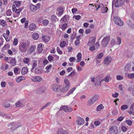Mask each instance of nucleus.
<instances>
[{
	"label": "nucleus",
	"instance_id": "1",
	"mask_svg": "<svg viewBox=\"0 0 134 134\" xmlns=\"http://www.w3.org/2000/svg\"><path fill=\"white\" fill-rule=\"evenodd\" d=\"M30 43L28 41L21 42L19 45V50L21 52H25L28 48Z\"/></svg>",
	"mask_w": 134,
	"mask_h": 134
},
{
	"label": "nucleus",
	"instance_id": "2",
	"mask_svg": "<svg viewBox=\"0 0 134 134\" xmlns=\"http://www.w3.org/2000/svg\"><path fill=\"white\" fill-rule=\"evenodd\" d=\"M114 21L115 24L119 26H122L124 22L121 20L117 16H115L114 18Z\"/></svg>",
	"mask_w": 134,
	"mask_h": 134
},
{
	"label": "nucleus",
	"instance_id": "3",
	"mask_svg": "<svg viewBox=\"0 0 134 134\" xmlns=\"http://www.w3.org/2000/svg\"><path fill=\"white\" fill-rule=\"evenodd\" d=\"M109 132L110 134H117L118 132L117 127L115 125L111 126L110 128Z\"/></svg>",
	"mask_w": 134,
	"mask_h": 134
},
{
	"label": "nucleus",
	"instance_id": "4",
	"mask_svg": "<svg viewBox=\"0 0 134 134\" xmlns=\"http://www.w3.org/2000/svg\"><path fill=\"white\" fill-rule=\"evenodd\" d=\"M110 38V36L106 37L102 40V46L104 47H105L108 43Z\"/></svg>",
	"mask_w": 134,
	"mask_h": 134
},
{
	"label": "nucleus",
	"instance_id": "5",
	"mask_svg": "<svg viewBox=\"0 0 134 134\" xmlns=\"http://www.w3.org/2000/svg\"><path fill=\"white\" fill-rule=\"evenodd\" d=\"M12 126L11 127V130H15L16 129L18 128L20 126L18 125V123H14L13 122L10 123L8 125V127H9L10 126Z\"/></svg>",
	"mask_w": 134,
	"mask_h": 134
},
{
	"label": "nucleus",
	"instance_id": "6",
	"mask_svg": "<svg viewBox=\"0 0 134 134\" xmlns=\"http://www.w3.org/2000/svg\"><path fill=\"white\" fill-rule=\"evenodd\" d=\"M98 96L97 95L94 96L88 101V104L89 105H91L98 99Z\"/></svg>",
	"mask_w": 134,
	"mask_h": 134
},
{
	"label": "nucleus",
	"instance_id": "7",
	"mask_svg": "<svg viewBox=\"0 0 134 134\" xmlns=\"http://www.w3.org/2000/svg\"><path fill=\"white\" fill-rule=\"evenodd\" d=\"M125 0H116L115 3V6L116 7H118L121 6L124 4Z\"/></svg>",
	"mask_w": 134,
	"mask_h": 134
},
{
	"label": "nucleus",
	"instance_id": "8",
	"mask_svg": "<svg viewBox=\"0 0 134 134\" xmlns=\"http://www.w3.org/2000/svg\"><path fill=\"white\" fill-rule=\"evenodd\" d=\"M12 10L13 12H15L17 15L19 16L20 12L22 11L23 9L21 8L17 9L15 7V5H13L12 6Z\"/></svg>",
	"mask_w": 134,
	"mask_h": 134
},
{
	"label": "nucleus",
	"instance_id": "9",
	"mask_svg": "<svg viewBox=\"0 0 134 134\" xmlns=\"http://www.w3.org/2000/svg\"><path fill=\"white\" fill-rule=\"evenodd\" d=\"M59 110H63L66 112H70L72 111V109L71 108H68L67 106L64 105L60 107Z\"/></svg>",
	"mask_w": 134,
	"mask_h": 134
},
{
	"label": "nucleus",
	"instance_id": "10",
	"mask_svg": "<svg viewBox=\"0 0 134 134\" xmlns=\"http://www.w3.org/2000/svg\"><path fill=\"white\" fill-rule=\"evenodd\" d=\"M76 123L77 124L81 125L84 124V121L82 118L79 117L77 118V119L76 121Z\"/></svg>",
	"mask_w": 134,
	"mask_h": 134
},
{
	"label": "nucleus",
	"instance_id": "11",
	"mask_svg": "<svg viewBox=\"0 0 134 134\" xmlns=\"http://www.w3.org/2000/svg\"><path fill=\"white\" fill-rule=\"evenodd\" d=\"M111 58L109 57H107L105 58L104 63L106 65H108L111 62Z\"/></svg>",
	"mask_w": 134,
	"mask_h": 134
},
{
	"label": "nucleus",
	"instance_id": "12",
	"mask_svg": "<svg viewBox=\"0 0 134 134\" xmlns=\"http://www.w3.org/2000/svg\"><path fill=\"white\" fill-rule=\"evenodd\" d=\"M60 86L57 84L53 85L52 88L53 90L56 92H59L60 90Z\"/></svg>",
	"mask_w": 134,
	"mask_h": 134
},
{
	"label": "nucleus",
	"instance_id": "13",
	"mask_svg": "<svg viewBox=\"0 0 134 134\" xmlns=\"http://www.w3.org/2000/svg\"><path fill=\"white\" fill-rule=\"evenodd\" d=\"M42 78L39 76H34L31 79L34 82H40L42 80Z\"/></svg>",
	"mask_w": 134,
	"mask_h": 134
},
{
	"label": "nucleus",
	"instance_id": "14",
	"mask_svg": "<svg viewBox=\"0 0 134 134\" xmlns=\"http://www.w3.org/2000/svg\"><path fill=\"white\" fill-rule=\"evenodd\" d=\"M96 41V39L94 38H91L89 41L88 44L89 46L93 45Z\"/></svg>",
	"mask_w": 134,
	"mask_h": 134
},
{
	"label": "nucleus",
	"instance_id": "15",
	"mask_svg": "<svg viewBox=\"0 0 134 134\" xmlns=\"http://www.w3.org/2000/svg\"><path fill=\"white\" fill-rule=\"evenodd\" d=\"M29 7L30 10L32 12H35L37 9V7L32 4H31L30 5Z\"/></svg>",
	"mask_w": 134,
	"mask_h": 134
},
{
	"label": "nucleus",
	"instance_id": "16",
	"mask_svg": "<svg viewBox=\"0 0 134 134\" xmlns=\"http://www.w3.org/2000/svg\"><path fill=\"white\" fill-rule=\"evenodd\" d=\"M51 20L52 22L55 23L58 21V18L54 14L51 16Z\"/></svg>",
	"mask_w": 134,
	"mask_h": 134
},
{
	"label": "nucleus",
	"instance_id": "17",
	"mask_svg": "<svg viewBox=\"0 0 134 134\" xmlns=\"http://www.w3.org/2000/svg\"><path fill=\"white\" fill-rule=\"evenodd\" d=\"M131 64H127L125 66L124 68L126 72L130 71L131 69Z\"/></svg>",
	"mask_w": 134,
	"mask_h": 134
},
{
	"label": "nucleus",
	"instance_id": "18",
	"mask_svg": "<svg viewBox=\"0 0 134 134\" xmlns=\"http://www.w3.org/2000/svg\"><path fill=\"white\" fill-rule=\"evenodd\" d=\"M46 90V88L44 87H40L37 89V91L39 93H42L43 92Z\"/></svg>",
	"mask_w": 134,
	"mask_h": 134
},
{
	"label": "nucleus",
	"instance_id": "19",
	"mask_svg": "<svg viewBox=\"0 0 134 134\" xmlns=\"http://www.w3.org/2000/svg\"><path fill=\"white\" fill-rule=\"evenodd\" d=\"M42 40L45 42H48L50 40V37L46 35H44L42 37Z\"/></svg>",
	"mask_w": 134,
	"mask_h": 134
},
{
	"label": "nucleus",
	"instance_id": "20",
	"mask_svg": "<svg viewBox=\"0 0 134 134\" xmlns=\"http://www.w3.org/2000/svg\"><path fill=\"white\" fill-rule=\"evenodd\" d=\"M111 79V78L110 76L107 75L103 79H102V80L103 81H104L106 82H108Z\"/></svg>",
	"mask_w": 134,
	"mask_h": 134
},
{
	"label": "nucleus",
	"instance_id": "21",
	"mask_svg": "<svg viewBox=\"0 0 134 134\" xmlns=\"http://www.w3.org/2000/svg\"><path fill=\"white\" fill-rule=\"evenodd\" d=\"M9 61H10V63L12 65L15 64L16 62L15 59L14 58L9 57Z\"/></svg>",
	"mask_w": 134,
	"mask_h": 134
},
{
	"label": "nucleus",
	"instance_id": "22",
	"mask_svg": "<svg viewBox=\"0 0 134 134\" xmlns=\"http://www.w3.org/2000/svg\"><path fill=\"white\" fill-rule=\"evenodd\" d=\"M36 28V26L34 24H30L29 26V28L31 31L35 30Z\"/></svg>",
	"mask_w": 134,
	"mask_h": 134
},
{
	"label": "nucleus",
	"instance_id": "23",
	"mask_svg": "<svg viewBox=\"0 0 134 134\" xmlns=\"http://www.w3.org/2000/svg\"><path fill=\"white\" fill-rule=\"evenodd\" d=\"M28 71V69L27 67H24L21 69V72L22 75L26 74Z\"/></svg>",
	"mask_w": 134,
	"mask_h": 134
},
{
	"label": "nucleus",
	"instance_id": "24",
	"mask_svg": "<svg viewBox=\"0 0 134 134\" xmlns=\"http://www.w3.org/2000/svg\"><path fill=\"white\" fill-rule=\"evenodd\" d=\"M103 81L102 80H100L99 79H96L95 85L98 86L101 84V83Z\"/></svg>",
	"mask_w": 134,
	"mask_h": 134
},
{
	"label": "nucleus",
	"instance_id": "25",
	"mask_svg": "<svg viewBox=\"0 0 134 134\" xmlns=\"http://www.w3.org/2000/svg\"><path fill=\"white\" fill-rule=\"evenodd\" d=\"M32 69L34 70L37 66V62L36 60H34L32 62Z\"/></svg>",
	"mask_w": 134,
	"mask_h": 134
},
{
	"label": "nucleus",
	"instance_id": "26",
	"mask_svg": "<svg viewBox=\"0 0 134 134\" xmlns=\"http://www.w3.org/2000/svg\"><path fill=\"white\" fill-rule=\"evenodd\" d=\"M57 10L59 12L58 15L59 16L61 15L63 12V8L62 7H60L58 8Z\"/></svg>",
	"mask_w": 134,
	"mask_h": 134
},
{
	"label": "nucleus",
	"instance_id": "27",
	"mask_svg": "<svg viewBox=\"0 0 134 134\" xmlns=\"http://www.w3.org/2000/svg\"><path fill=\"white\" fill-rule=\"evenodd\" d=\"M82 56V54L80 53H79L77 54V59H76V62L77 63L79 62L81 60Z\"/></svg>",
	"mask_w": 134,
	"mask_h": 134
},
{
	"label": "nucleus",
	"instance_id": "28",
	"mask_svg": "<svg viewBox=\"0 0 134 134\" xmlns=\"http://www.w3.org/2000/svg\"><path fill=\"white\" fill-rule=\"evenodd\" d=\"M8 67V64H2L1 66V68L2 70H6Z\"/></svg>",
	"mask_w": 134,
	"mask_h": 134
},
{
	"label": "nucleus",
	"instance_id": "29",
	"mask_svg": "<svg viewBox=\"0 0 134 134\" xmlns=\"http://www.w3.org/2000/svg\"><path fill=\"white\" fill-rule=\"evenodd\" d=\"M32 37L33 39L36 40L38 38L39 35L37 33H34L33 34Z\"/></svg>",
	"mask_w": 134,
	"mask_h": 134
},
{
	"label": "nucleus",
	"instance_id": "30",
	"mask_svg": "<svg viewBox=\"0 0 134 134\" xmlns=\"http://www.w3.org/2000/svg\"><path fill=\"white\" fill-rule=\"evenodd\" d=\"M69 85H67L65 87L63 88L62 90L61 91L62 92H65L67 91L70 87Z\"/></svg>",
	"mask_w": 134,
	"mask_h": 134
},
{
	"label": "nucleus",
	"instance_id": "31",
	"mask_svg": "<svg viewBox=\"0 0 134 134\" xmlns=\"http://www.w3.org/2000/svg\"><path fill=\"white\" fill-rule=\"evenodd\" d=\"M108 10V8L106 7H103L101 9L102 12L103 13H105L107 12Z\"/></svg>",
	"mask_w": 134,
	"mask_h": 134
},
{
	"label": "nucleus",
	"instance_id": "32",
	"mask_svg": "<svg viewBox=\"0 0 134 134\" xmlns=\"http://www.w3.org/2000/svg\"><path fill=\"white\" fill-rule=\"evenodd\" d=\"M15 105L17 107H22L24 106L23 104L19 100L15 103Z\"/></svg>",
	"mask_w": 134,
	"mask_h": 134
},
{
	"label": "nucleus",
	"instance_id": "33",
	"mask_svg": "<svg viewBox=\"0 0 134 134\" xmlns=\"http://www.w3.org/2000/svg\"><path fill=\"white\" fill-rule=\"evenodd\" d=\"M68 16L66 15H65L61 19V20L63 22H66L68 19Z\"/></svg>",
	"mask_w": 134,
	"mask_h": 134
},
{
	"label": "nucleus",
	"instance_id": "34",
	"mask_svg": "<svg viewBox=\"0 0 134 134\" xmlns=\"http://www.w3.org/2000/svg\"><path fill=\"white\" fill-rule=\"evenodd\" d=\"M42 44L40 43L38 44V50L39 52H41L42 51Z\"/></svg>",
	"mask_w": 134,
	"mask_h": 134
},
{
	"label": "nucleus",
	"instance_id": "35",
	"mask_svg": "<svg viewBox=\"0 0 134 134\" xmlns=\"http://www.w3.org/2000/svg\"><path fill=\"white\" fill-rule=\"evenodd\" d=\"M35 72L36 73H40L42 72V70L41 68H36L34 70Z\"/></svg>",
	"mask_w": 134,
	"mask_h": 134
},
{
	"label": "nucleus",
	"instance_id": "36",
	"mask_svg": "<svg viewBox=\"0 0 134 134\" xmlns=\"http://www.w3.org/2000/svg\"><path fill=\"white\" fill-rule=\"evenodd\" d=\"M6 21L4 20H0V25L3 26H4L6 25Z\"/></svg>",
	"mask_w": 134,
	"mask_h": 134
},
{
	"label": "nucleus",
	"instance_id": "37",
	"mask_svg": "<svg viewBox=\"0 0 134 134\" xmlns=\"http://www.w3.org/2000/svg\"><path fill=\"white\" fill-rule=\"evenodd\" d=\"M16 7L18 8L20 7V5L21 4V2L19 1H16L14 2Z\"/></svg>",
	"mask_w": 134,
	"mask_h": 134
},
{
	"label": "nucleus",
	"instance_id": "38",
	"mask_svg": "<svg viewBox=\"0 0 134 134\" xmlns=\"http://www.w3.org/2000/svg\"><path fill=\"white\" fill-rule=\"evenodd\" d=\"M9 46L10 45L9 44H6L4 46L2 49L3 50H7L9 48Z\"/></svg>",
	"mask_w": 134,
	"mask_h": 134
},
{
	"label": "nucleus",
	"instance_id": "39",
	"mask_svg": "<svg viewBox=\"0 0 134 134\" xmlns=\"http://www.w3.org/2000/svg\"><path fill=\"white\" fill-rule=\"evenodd\" d=\"M66 45V42L65 41H62L60 44V47L62 48H64Z\"/></svg>",
	"mask_w": 134,
	"mask_h": 134
},
{
	"label": "nucleus",
	"instance_id": "40",
	"mask_svg": "<svg viewBox=\"0 0 134 134\" xmlns=\"http://www.w3.org/2000/svg\"><path fill=\"white\" fill-rule=\"evenodd\" d=\"M75 90V88L74 87L70 90L66 94V95L67 96H69Z\"/></svg>",
	"mask_w": 134,
	"mask_h": 134
},
{
	"label": "nucleus",
	"instance_id": "41",
	"mask_svg": "<svg viewBox=\"0 0 134 134\" xmlns=\"http://www.w3.org/2000/svg\"><path fill=\"white\" fill-rule=\"evenodd\" d=\"M49 21L46 19L44 20L42 22L43 25L44 26H46L49 23Z\"/></svg>",
	"mask_w": 134,
	"mask_h": 134
},
{
	"label": "nucleus",
	"instance_id": "42",
	"mask_svg": "<svg viewBox=\"0 0 134 134\" xmlns=\"http://www.w3.org/2000/svg\"><path fill=\"white\" fill-rule=\"evenodd\" d=\"M104 108V107L102 104H100L97 107V110L98 111L101 110Z\"/></svg>",
	"mask_w": 134,
	"mask_h": 134
},
{
	"label": "nucleus",
	"instance_id": "43",
	"mask_svg": "<svg viewBox=\"0 0 134 134\" xmlns=\"http://www.w3.org/2000/svg\"><path fill=\"white\" fill-rule=\"evenodd\" d=\"M90 47L89 50L91 51H93L95 50L96 47H95L94 46L91 45L89 46Z\"/></svg>",
	"mask_w": 134,
	"mask_h": 134
},
{
	"label": "nucleus",
	"instance_id": "44",
	"mask_svg": "<svg viewBox=\"0 0 134 134\" xmlns=\"http://www.w3.org/2000/svg\"><path fill=\"white\" fill-rule=\"evenodd\" d=\"M128 127L127 126H122L121 127V129L124 132H125L127 130Z\"/></svg>",
	"mask_w": 134,
	"mask_h": 134
},
{
	"label": "nucleus",
	"instance_id": "45",
	"mask_svg": "<svg viewBox=\"0 0 134 134\" xmlns=\"http://www.w3.org/2000/svg\"><path fill=\"white\" fill-rule=\"evenodd\" d=\"M117 40L118 42H117V44L120 45L121 43V38L119 37H118L117 38Z\"/></svg>",
	"mask_w": 134,
	"mask_h": 134
},
{
	"label": "nucleus",
	"instance_id": "46",
	"mask_svg": "<svg viewBox=\"0 0 134 134\" xmlns=\"http://www.w3.org/2000/svg\"><path fill=\"white\" fill-rule=\"evenodd\" d=\"M29 51L30 53H32L34 52V46H31L29 48Z\"/></svg>",
	"mask_w": 134,
	"mask_h": 134
},
{
	"label": "nucleus",
	"instance_id": "47",
	"mask_svg": "<svg viewBox=\"0 0 134 134\" xmlns=\"http://www.w3.org/2000/svg\"><path fill=\"white\" fill-rule=\"evenodd\" d=\"M67 24L66 23H64L63 24V25L61 29L63 30H65L66 29L67 26Z\"/></svg>",
	"mask_w": 134,
	"mask_h": 134
},
{
	"label": "nucleus",
	"instance_id": "48",
	"mask_svg": "<svg viewBox=\"0 0 134 134\" xmlns=\"http://www.w3.org/2000/svg\"><path fill=\"white\" fill-rule=\"evenodd\" d=\"M19 70V69L18 68H17L16 67H15L14 69V72L15 74H19L20 72L19 73L18 72Z\"/></svg>",
	"mask_w": 134,
	"mask_h": 134
},
{
	"label": "nucleus",
	"instance_id": "49",
	"mask_svg": "<svg viewBox=\"0 0 134 134\" xmlns=\"http://www.w3.org/2000/svg\"><path fill=\"white\" fill-rule=\"evenodd\" d=\"M12 12L10 10H8L6 12V15L8 16H10L11 15Z\"/></svg>",
	"mask_w": 134,
	"mask_h": 134
},
{
	"label": "nucleus",
	"instance_id": "50",
	"mask_svg": "<svg viewBox=\"0 0 134 134\" xmlns=\"http://www.w3.org/2000/svg\"><path fill=\"white\" fill-rule=\"evenodd\" d=\"M64 81L65 83L66 86L67 85H68L70 86V84L69 83V81L68 79H64Z\"/></svg>",
	"mask_w": 134,
	"mask_h": 134
},
{
	"label": "nucleus",
	"instance_id": "51",
	"mask_svg": "<svg viewBox=\"0 0 134 134\" xmlns=\"http://www.w3.org/2000/svg\"><path fill=\"white\" fill-rule=\"evenodd\" d=\"M29 61V58H25L24 59V62L26 64H28Z\"/></svg>",
	"mask_w": 134,
	"mask_h": 134
},
{
	"label": "nucleus",
	"instance_id": "52",
	"mask_svg": "<svg viewBox=\"0 0 134 134\" xmlns=\"http://www.w3.org/2000/svg\"><path fill=\"white\" fill-rule=\"evenodd\" d=\"M128 76L129 78L132 79L134 77V73H130L129 74Z\"/></svg>",
	"mask_w": 134,
	"mask_h": 134
},
{
	"label": "nucleus",
	"instance_id": "53",
	"mask_svg": "<svg viewBox=\"0 0 134 134\" xmlns=\"http://www.w3.org/2000/svg\"><path fill=\"white\" fill-rule=\"evenodd\" d=\"M126 122L127 123V124L129 126L131 125L132 123V121L130 120H126Z\"/></svg>",
	"mask_w": 134,
	"mask_h": 134
},
{
	"label": "nucleus",
	"instance_id": "54",
	"mask_svg": "<svg viewBox=\"0 0 134 134\" xmlns=\"http://www.w3.org/2000/svg\"><path fill=\"white\" fill-rule=\"evenodd\" d=\"M116 79L118 80H122L123 77L120 75H117L116 76Z\"/></svg>",
	"mask_w": 134,
	"mask_h": 134
},
{
	"label": "nucleus",
	"instance_id": "55",
	"mask_svg": "<svg viewBox=\"0 0 134 134\" xmlns=\"http://www.w3.org/2000/svg\"><path fill=\"white\" fill-rule=\"evenodd\" d=\"M128 106L126 105H124L121 107V109L122 110H125L128 108Z\"/></svg>",
	"mask_w": 134,
	"mask_h": 134
},
{
	"label": "nucleus",
	"instance_id": "56",
	"mask_svg": "<svg viewBox=\"0 0 134 134\" xmlns=\"http://www.w3.org/2000/svg\"><path fill=\"white\" fill-rule=\"evenodd\" d=\"M103 53H100L98 54L97 58L98 59H100L103 57Z\"/></svg>",
	"mask_w": 134,
	"mask_h": 134
},
{
	"label": "nucleus",
	"instance_id": "57",
	"mask_svg": "<svg viewBox=\"0 0 134 134\" xmlns=\"http://www.w3.org/2000/svg\"><path fill=\"white\" fill-rule=\"evenodd\" d=\"M18 43V40L17 38H15L13 42V44L14 45L16 46Z\"/></svg>",
	"mask_w": 134,
	"mask_h": 134
},
{
	"label": "nucleus",
	"instance_id": "58",
	"mask_svg": "<svg viewBox=\"0 0 134 134\" xmlns=\"http://www.w3.org/2000/svg\"><path fill=\"white\" fill-rule=\"evenodd\" d=\"M116 42L114 39H113L111 42V46H114L115 45Z\"/></svg>",
	"mask_w": 134,
	"mask_h": 134
},
{
	"label": "nucleus",
	"instance_id": "59",
	"mask_svg": "<svg viewBox=\"0 0 134 134\" xmlns=\"http://www.w3.org/2000/svg\"><path fill=\"white\" fill-rule=\"evenodd\" d=\"M57 51L58 53L60 54H62L63 52L62 51H61L59 47H57Z\"/></svg>",
	"mask_w": 134,
	"mask_h": 134
},
{
	"label": "nucleus",
	"instance_id": "60",
	"mask_svg": "<svg viewBox=\"0 0 134 134\" xmlns=\"http://www.w3.org/2000/svg\"><path fill=\"white\" fill-rule=\"evenodd\" d=\"M75 17V19L76 20H79L81 18V16L79 15H74V17Z\"/></svg>",
	"mask_w": 134,
	"mask_h": 134
},
{
	"label": "nucleus",
	"instance_id": "61",
	"mask_svg": "<svg viewBox=\"0 0 134 134\" xmlns=\"http://www.w3.org/2000/svg\"><path fill=\"white\" fill-rule=\"evenodd\" d=\"M48 59L49 61H51L53 60V57L52 56L49 55L48 57Z\"/></svg>",
	"mask_w": 134,
	"mask_h": 134
},
{
	"label": "nucleus",
	"instance_id": "62",
	"mask_svg": "<svg viewBox=\"0 0 134 134\" xmlns=\"http://www.w3.org/2000/svg\"><path fill=\"white\" fill-rule=\"evenodd\" d=\"M94 125L96 126H98L100 124V122L99 121H96L94 122Z\"/></svg>",
	"mask_w": 134,
	"mask_h": 134
},
{
	"label": "nucleus",
	"instance_id": "63",
	"mask_svg": "<svg viewBox=\"0 0 134 134\" xmlns=\"http://www.w3.org/2000/svg\"><path fill=\"white\" fill-rule=\"evenodd\" d=\"M119 95V94L116 92H115V93H113L112 94V96L113 97L116 98L118 97Z\"/></svg>",
	"mask_w": 134,
	"mask_h": 134
},
{
	"label": "nucleus",
	"instance_id": "64",
	"mask_svg": "<svg viewBox=\"0 0 134 134\" xmlns=\"http://www.w3.org/2000/svg\"><path fill=\"white\" fill-rule=\"evenodd\" d=\"M131 89H132V94L133 96H134V86H131V87L129 89L130 91H131Z\"/></svg>",
	"mask_w": 134,
	"mask_h": 134
}]
</instances>
